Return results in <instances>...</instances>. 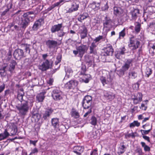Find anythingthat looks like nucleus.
<instances>
[{
  "instance_id": "nucleus-1",
  "label": "nucleus",
  "mask_w": 155,
  "mask_h": 155,
  "mask_svg": "<svg viewBox=\"0 0 155 155\" xmlns=\"http://www.w3.org/2000/svg\"><path fill=\"white\" fill-rule=\"evenodd\" d=\"M32 102L26 101L21 103V105L17 107V109L19 111V113L21 115H25L28 111L29 108L33 106Z\"/></svg>"
},
{
  "instance_id": "nucleus-2",
  "label": "nucleus",
  "mask_w": 155,
  "mask_h": 155,
  "mask_svg": "<svg viewBox=\"0 0 155 155\" xmlns=\"http://www.w3.org/2000/svg\"><path fill=\"white\" fill-rule=\"evenodd\" d=\"M134 60L133 59H127L125 60L124 64L122 66L119 70V74L123 76L125 72L128 71L131 66L132 65V63Z\"/></svg>"
},
{
  "instance_id": "nucleus-3",
  "label": "nucleus",
  "mask_w": 155,
  "mask_h": 155,
  "mask_svg": "<svg viewBox=\"0 0 155 155\" xmlns=\"http://www.w3.org/2000/svg\"><path fill=\"white\" fill-rule=\"evenodd\" d=\"M76 49V50L73 51V53L75 56L78 54V56L82 58L84 54L87 51L88 47L86 45H81L77 47Z\"/></svg>"
},
{
  "instance_id": "nucleus-4",
  "label": "nucleus",
  "mask_w": 155,
  "mask_h": 155,
  "mask_svg": "<svg viewBox=\"0 0 155 155\" xmlns=\"http://www.w3.org/2000/svg\"><path fill=\"white\" fill-rule=\"evenodd\" d=\"M51 96L53 99L56 101H59L63 99L62 93L58 88L55 89L52 91Z\"/></svg>"
},
{
  "instance_id": "nucleus-5",
  "label": "nucleus",
  "mask_w": 155,
  "mask_h": 155,
  "mask_svg": "<svg viewBox=\"0 0 155 155\" xmlns=\"http://www.w3.org/2000/svg\"><path fill=\"white\" fill-rule=\"evenodd\" d=\"M92 99L91 97L89 95L86 96L84 97L82 102V107L84 109L87 110L88 108L92 107Z\"/></svg>"
},
{
  "instance_id": "nucleus-6",
  "label": "nucleus",
  "mask_w": 155,
  "mask_h": 155,
  "mask_svg": "<svg viewBox=\"0 0 155 155\" xmlns=\"http://www.w3.org/2000/svg\"><path fill=\"white\" fill-rule=\"evenodd\" d=\"M13 56L17 60H20L25 58L26 55L24 51L21 49L18 48L15 50L14 52Z\"/></svg>"
},
{
  "instance_id": "nucleus-7",
  "label": "nucleus",
  "mask_w": 155,
  "mask_h": 155,
  "mask_svg": "<svg viewBox=\"0 0 155 155\" xmlns=\"http://www.w3.org/2000/svg\"><path fill=\"white\" fill-rule=\"evenodd\" d=\"M140 44V41L137 39H134V37L130 38V44L128 45L129 48H131L133 51L137 48Z\"/></svg>"
},
{
  "instance_id": "nucleus-8",
  "label": "nucleus",
  "mask_w": 155,
  "mask_h": 155,
  "mask_svg": "<svg viewBox=\"0 0 155 155\" xmlns=\"http://www.w3.org/2000/svg\"><path fill=\"white\" fill-rule=\"evenodd\" d=\"M52 63L51 64L48 60H45L43 63L39 67V69L42 71H45L48 69L51 66Z\"/></svg>"
},
{
  "instance_id": "nucleus-9",
  "label": "nucleus",
  "mask_w": 155,
  "mask_h": 155,
  "mask_svg": "<svg viewBox=\"0 0 155 155\" xmlns=\"http://www.w3.org/2000/svg\"><path fill=\"white\" fill-rule=\"evenodd\" d=\"M78 82L75 80H71L67 82L65 84L66 87L69 89H74L77 87Z\"/></svg>"
},
{
  "instance_id": "nucleus-10",
  "label": "nucleus",
  "mask_w": 155,
  "mask_h": 155,
  "mask_svg": "<svg viewBox=\"0 0 155 155\" xmlns=\"http://www.w3.org/2000/svg\"><path fill=\"white\" fill-rule=\"evenodd\" d=\"M130 14L131 15V20L135 21L140 14V10L137 8H133V9L130 11Z\"/></svg>"
},
{
  "instance_id": "nucleus-11",
  "label": "nucleus",
  "mask_w": 155,
  "mask_h": 155,
  "mask_svg": "<svg viewBox=\"0 0 155 155\" xmlns=\"http://www.w3.org/2000/svg\"><path fill=\"white\" fill-rule=\"evenodd\" d=\"M46 44L49 48H55L57 46L58 42L55 41L49 40L46 41Z\"/></svg>"
},
{
  "instance_id": "nucleus-12",
  "label": "nucleus",
  "mask_w": 155,
  "mask_h": 155,
  "mask_svg": "<svg viewBox=\"0 0 155 155\" xmlns=\"http://www.w3.org/2000/svg\"><path fill=\"white\" fill-rule=\"evenodd\" d=\"M62 23L54 25L51 27V32L52 33H54L61 30L62 27Z\"/></svg>"
},
{
  "instance_id": "nucleus-13",
  "label": "nucleus",
  "mask_w": 155,
  "mask_h": 155,
  "mask_svg": "<svg viewBox=\"0 0 155 155\" xmlns=\"http://www.w3.org/2000/svg\"><path fill=\"white\" fill-rule=\"evenodd\" d=\"M97 46V45L94 43V42L91 43L89 48V53L90 54H96L97 52L96 48Z\"/></svg>"
},
{
  "instance_id": "nucleus-14",
  "label": "nucleus",
  "mask_w": 155,
  "mask_h": 155,
  "mask_svg": "<svg viewBox=\"0 0 155 155\" xmlns=\"http://www.w3.org/2000/svg\"><path fill=\"white\" fill-rule=\"evenodd\" d=\"M81 75H83V76L82 77V78L80 79V81L84 82L85 83H88L91 77V75L89 74H85Z\"/></svg>"
},
{
  "instance_id": "nucleus-15",
  "label": "nucleus",
  "mask_w": 155,
  "mask_h": 155,
  "mask_svg": "<svg viewBox=\"0 0 155 155\" xmlns=\"http://www.w3.org/2000/svg\"><path fill=\"white\" fill-rule=\"evenodd\" d=\"M79 32L81 39H84L87 36V32L86 27L83 26L82 29H80Z\"/></svg>"
},
{
  "instance_id": "nucleus-16",
  "label": "nucleus",
  "mask_w": 155,
  "mask_h": 155,
  "mask_svg": "<svg viewBox=\"0 0 155 155\" xmlns=\"http://www.w3.org/2000/svg\"><path fill=\"white\" fill-rule=\"evenodd\" d=\"M84 148L79 146H74L73 148V151L78 155H80L84 150Z\"/></svg>"
},
{
  "instance_id": "nucleus-17",
  "label": "nucleus",
  "mask_w": 155,
  "mask_h": 155,
  "mask_svg": "<svg viewBox=\"0 0 155 155\" xmlns=\"http://www.w3.org/2000/svg\"><path fill=\"white\" fill-rule=\"evenodd\" d=\"M21 22V25L22 26V27L23 28H25L28 25V24L29 21L30 19L29 18L27 17H25L23 16Z\"/></svg>"
},
{
  "instance_id": "nucleus-18",
  "label": "nucleus",
  "mask_w": 155,
  "mask_h": 155,
  "mask_svg": "<svg viewBox=\"0 0 155 155\" xmlns=\"http://www.w3.org/2000/svg\"><path fill=\"white\" fill-rule=\"evenodd\" d=\"M53 112V110L51 108H48L45 111L43 114L42 118L44 120H46L47 117H49Z\"/></svg>"
},
{
  "instance_id": "nucleus-19",
  "label": "nucleus",
  "mask_w": 155,
  "mask_h": 155,
  "mask_svg": "<svg viewBox=\"0 0 155 155\" xmlns=\"http://www.w3.org/2000/svg\"><path fill=\"white\" fill-rule=\"evenodd\" d=\"M51 123L52 125L54 128H56L59 127L60 122L58 118H52L51 120Z\"/></svg>"
},
{
  "instance_id": "nucleus-20",
  "label": "nucleus",
  "mask_w": 155,
  "mask_h": 155,
  "mask_svg": "<svg viewBox=\"0 0 155 155\" xmlns=\"http://www.w3.org/2000/svg\"><path fill=\"white\" fill-rule=\"evenodd\" d=\"M122 143V144L121 143L120 144L118 149L117 153L119 155L122 154L124 153L127 149V147L123 144V143Z\"/></svg>"
},
{
  "instance_id": "nucleus-21",
  "label": "nucleus",
  "mask_w": 155,
  "mask_h": 155,
  "mask_svg": "<svg viewBox=\"0 0 155 155\" xmlns=\"http://www.w3.org/2000/svg\"><path fill=\"white\" fill-rule=\"evenodd\" d=\"M79 8V5L76 3H73L71 5V7L70 8L68 11L66 13H71L74 11H77Z\"/></svg>"
},
{
  "instance_id": "nucleus-22",
  "label": "nucleus",
  "mask_w": 155,
  "mask_h": 155,
  "mask_svg": "<svg viewBox=\"0 0 155 155\" xmlns=\"http://www.w3.org/2000/svg\"><path fill=\"white\" fill-rule=\"evenodd\" d=\"M6 6V9L1 14V15L2 16H4L9 13L10 10L12 8V3H9Z\"/></svg>"
},
{
  "instance_id": "nucleus-23",
  "label": "nucleus",
  "mask_w": 155,
  "mask_h": 155,
  "mask_svg": "<svg viewBox=\"0 0 155 155\" xmlns=\"http://www.w3.org/2000/svg\"><path fill=\"white\" fill-rule=\"evenodd\" d=\"M45 93L43 92L38 94L36 97L37 101L39 102H42L45 98Z\"/></svg>"
},
{
  "instance_id": "nucleus-24",
  "label": "nucleus",
  "mask_w": 155,
  "mask_h": 155,
  "mask_svg": "<svg viewBox=\"0 0 155 155\" xmlns=\"http://www.w3.org/2000/svg\"><path fill=\"white\" fill-rule=\"evenodd\" d=\"M40 20H39L35 22L32 27L33 30L35 31L37 30L40 27L41 25V21Z\"/></svg>"
},
{
  "instance_id": "nucleus-25",
  "label": "nucleus",
  "mask_w": 155,
  "mask_h": 155,
  "mask_svg": "<svg viewBox=\"0 0 155 155\" xmlns=\"http://www.w3.org/2000/svg\"><path fill=\"white\" fill-rule=\"evenodd\" d=\"M114 12L115 15H120L123 12V10L120 7L115 6L114 7Z\"/></svg>"
},
{
  "instance_id": "nucleus-26",
  "label": "nucleus",
  "mask_w": 155,
  "mask_h": 155,
  "mask_svg": "<svg viewBox=\"0 0 155 155\" xmlns=\"http://www.w3.org/2000/svg\"><path fill=\"white\" fill-rule=\"evenodd\" d=\"M24 95L23 89H20L18 91L17 97L18 100L21 102L23 100V97Z\"/></svg>"
},
{
  "instance_id": "nucleus-27",
  "label": "nucleus",
  "mask_w": 155,
  "mask_h": 155,
  "mask_svg": "<svg viewBox=\"0 0 155 155\" xmlns=\"http://www.w3.org/2000/svg\"><path fill=\"white\" fill-rule=\"evenodd\" d=\"M128 78L129 79H134L137 77V72L134 71H130L128 73Z\"/></svg>"
},
{
  "instance_id": "nucleus-28",
  "label": "nucleus",
  "mask_w": 155,
  "mask_h": 155,
  "mask_svg": "<svg viewBox=\"0 0 155 155\" xmlns=\"http://www.w3.org/2000/svg\"><path fill=\"white\" fill-rule=\"evenodd\" d=\"M21 45L25 48V50L26 52V54H30L31 45L27 44H22Z\"/></svg>"
},
{
  "instance_id": "nucleus-29",
  "label": "nucleus",
  "mask_w": 155,
  "mask_h": 155,
  "mask_svg": "<svg viewBox=\"0 0 155 155\" xmlns=\"http://www.w3.org/2000/svg\"><path fill=\"white\" fill-rule=\"evenodd\" d=\"M9 135L8 133L7 130H5L3 133L0 134V140H3L6 138Z\"/></svg>"
},
{
  "instance_id": "nucleus-30",
  "label": "nucleus",
  "mask_w": 155,
  "mask_h": 155,
  "mask_svg": "<svg viewBox=\"0 0 155 155\" xmlns=\"http://www.w3.org/2000/svg\"><path fill=\"white\" fill-rule=\"evenodd\" d=\"M135 30L136 32L137 33H138L140 32V27L141 26V24L139 22H135L134 23Z\"/></svg>"
},
{
  "instance_id": "nucleus-31",
  "label": "nucleus",
  "mask_w": 155,
  "mask_h": 155,
  "mask_svg": "<svg viewBox=\"0 0 155 155\" xmlns=\"http://www.w3.org/2000/svg\"><path fill=\"white\" fill-rule=\"evenodd\" d=\"M32 117L35 119V121L38 122L39 123H40L39 121L41 119V116L40 114L39 113L34 114H33Z\"/></svg>"
},
{
  "instance_id": "nucleus-32",
  "label": "nucleus",
  "mask_w": 155,
  "mask_h": 155,
  "mask_svg": "<svg viewBox=\"0 0 155 155\" xmlns=\"http://www.w3.org/2000/svg\"><path fill=\"white\" fill-rule=\"evenodd\" d=\"M114 51V50L111 45H109L107 46V55H112Z\"/></svg>"
},
{
  "instance_id": "nucleus-33",
  "label": "nucleus",
  "mask_w": 155,
  "mask_h": 155,
  "mask_svg": "<svg viewBox=\"0 0 155 155\" xmlns=\"http://www.w3.org/2000/svg\"><path fill=\"white\" fill-rule=\"evenodd\" d=\"M88 16V14L86 13H84L79 16L78 19L79 21L81 22L82 20L86 18Z\"/></svg>"
},
{
  "instance_id": "nucleus-34",
  "label": "nucleus",
  "mask_w": 155,
  "mask_h": 155,
  "mask_svg": "<svg viewBox=\"0 0 155 155\" xmlns=\"http://www.w3.org/2000/svg\"><path fill=\"white\" fill-rule=\"evenodd\" d=\"M66 72V76L69 78L70 76H71L73 74V71L71 68H68L65 69Z\"/></svg>"
},
{
  "instance_id": "nucleus-35",
  "label": "nucleus",
  "mask_w": 155,
  "mask_h": 155,
  "mask_svg": "<svg viewBox=\"0 0 155 155\" xmlns=\"http://www.w3.org/2000/svg\"><path fill=\"white\" fill-rule=\"evenodd\" d=\"M92 8L96 10H98L100 8V5L98 3H96L95 2H93L91 4Z\"/></svg>"
},
{
  "instance_id": "nucleus-36",
  "label": "nucleus",
  "mask_w": 155,
  "mask_h": 155,
  "mask_svg": "<svg viewBox=\"0 0 155 155\" xmlns=\"http://www.w3.org/2000/svg\"><path fill=\"white\" fill-rule=\"evenodd\" d=\"M34 14V12L32 11L31 12H28L25 13L23 15V16L24 17H27L28 18H31V19L33 18H34V16H30V15L33 14Z\"/></svg>"
},
{
  "instance_id": "nucleus-37",
  "label": "nucleus",
  "mask_w": 155,
  "mask_h": 155,
  "mask_svg": "<svg viewBox=\"0 0 155 155\" xmlns=\"http://www.w3.org/2000/svg\"><path fill=\"white\" fill-rule=\"evenodd\" d=\"M152 72V71L151 69L148 67L147 68L145 71L146 74L145 76L148 77L151 74Z\"/></svg>"
},
{
  "instance_id": "nucleus-38",
  "label": "nucleus",
  "mask_w": 155,
  "mask_h": 155,
  "mask_svg": "<svg viewBox=\"0 0 155 155\" xmlns=\"http://www.w3.org/2000/svg\"><path fill=\"white\" fill-rule=\"evenodd\" d=\"M90 124L92 125L95 126L97 123V118L94 116H92L91 119Z\"/></svg>"
},
{
  "instance_id": "nucleus-39",
  "label": "nucleus",
  "mask_w": 155,
  "mask_h": 155,
  "mask_svg": "<svg viewBox=\"0 0 155 155\" xmlns=\"http://www.w3.org/2000/svg\"><path fill=\"white\" fill-rule=\"evenodd\" d=\"M124 54H121L119 51H117L115 52V57L117 59H121L122 58V55Z\"/></svg>"
},
{
  "instance_id": "nucleus-40",
  "label": "nucleus",
  "mask_w": 155,
  "mask_h": 155,
  "mask_svg": "<svg viewBox=\"0 0 155 155\" xmlns=\"http://www.w3.org/2000/svg\"><path fill=\"white\" fill-rule=\"evenodd\" d=\"M115 97V94L113 93H108L107 95V100H108L109 101H111L114 99Z\"/></svg>"
},
{
  "instance_id": "nucleus-41",
  "label": "nucleus",
  "mask_w": 155,
  "mask_h": 155,
  "mask_svg": "<svg viewBox=\"0 0 155 155\" xmlns=\"http://www.w3.org/2000/svg\"><path fill=\"white\" fill-rule=\"evenodd\" d=\"M125 28L121 31L119 33V38L120 39L121 38V37L123 38L126 35V34L125 33Z\"/></svg>"
},
{
  "instance_id": "nucleus-42",
  "label": "nucleus",
  "mask_w": 155,
  "mask_h": 155,
  "mask_svg": "<svg viewBox=\"0 0 155 155\" xmlns=\"http://www.w3.org/2000/svg\"><path fill=\"white\" fill-rule=\"evenodd\" d=\"M86 70V66L83 65L81 67V71L79 72V74L81 75L85 74Z\"/></svg>"
},
{
  "instance_id": "nucleus-43",
  "label": "nucleus",
  "mask_w": 155,
  "mask_h": 155,
  "mask_svg": "<svg viewBox=\"0 0 155 155\" xmlns=\"http://www.w3.org/2000/svg\"><path fill=\"white\" fill-rule=\"evenodd\" d=\"M103 39L105 40L103 37L102 36L99 35L98 37H96L94 40V43L97 42Z\"/></svg>"
},
{
  "instance_id": "nucleus-44",
  "label": "nucleus",
  "mask_w": 155,
  "mask_h": 155,
  "mask_svg": "<svg viewBox=\"0 0 155 155\" xmlns=\"http://www.w3.org/2000/svg\"><path fill=\"white\" fill-rule=\"evenodd\" d=\"M88 110L87 111V110H86V112L84 114V117H86L87 116H88L92 112V107H91L90 108H88Z\"/></svg>"
},
{
  "instance_id": "nucleus-45",
  "label": "nucleus",
  "mask_w": 155,
  "mask_h": 155,
  "mask_svg": "<svg viewBox=\"0 0 155 155\" xmlns=\"http://www.w3.org/2000/svg\"><path fill=\"white\" fill-rule=\"evenodd\" d=\"M100 79L103 86H104L107 83L105 77L102 76L101 77Z\"/></svg>"
},
{
  "instance_id": "nucleus-46",
  "label": "nucleus",
  "mask_w": 155,
  "mask_h": 155,
  "mask_svg": "<svg viewBox=\"0 0 155 155\" xmlns=\"http://www.w3.org/2000/svg\"><path fill=\"white\" fill-rule=\"evenodd\" d=\"M72 115L75 118H78L79 117V113L76 111H73L72 113Z\"/></svg>"
},
{
  "instance_id": "nucleus-47",
  "label": "nucleus",
  "mask_w": 155,
  "mask_h": 155,
  "mask_svg": "<svg viewBox=\"0 0 155 155\" xmlns=\"http://www.w3.org/2000/svg\"><path fill=\"white\" fill-rule=\"evenodd\" d=\"M60 31L58 32L57 35L59 37H63L64 36L65 33L64 32L63 30Z\"/></svg>"
},
{
  "instance_id": "nucleus-48",
  "label": "nucleus",
  "mask_w": 155,
  "mask_h": 155,
  "mask_svg": "<svg viewBox=\"0 0 155 155\" xmlns=\"http://www.w3.org/2000/svg\"><path fill=\"white\" fill-rule=\"evenodd\" d=\"M120 51H119L120 52V53L123 54L124 55L125 53V51H126V49L125 48L124 46H123L121 48H119Z\"/></svg>"
},
{
  "instance_id": "nucleus-49",
  "label": "nucleus",
  "mask_w": 155,
  "mask_h": 155,
  "mask_svg": "<svg viewBox=\"0 0 155 155\" xmlns=\"http://www.w3.org/2000/svg\"><path fill=\"white\" fill-rule=\"evenodd\" d=\"M151 129V128L150 129H149L147 130H140V131L141 132L142 134V135L144 134H148V133H149V132L150 131Z\"/></svg>"
},
{
  "instance_id": "nucleus-50",
  "label": "nucleus",
  "mask_w": 155,
  "mask_h": 155,
  "mask_svg": "<svg viewBox=\"0 0 155 155\" xmlns=\"http://www.w3.org/2000/svg\"><path fill=\"white\" fill-rule=\"evenodd\" d=\"M61 58L60 55L58 56L56 58V61L55 62V64L57 65L61 61Z\"/></svg>"
},
{
  "instance_id": "nucleus-51",
  "label": "nucleus",
  "mask_w": 155,
  "mask_h": 155,
  "mask_svg": "<svg viewBox=\"0 0 155 155\" xmlns=\"http://www.w3.org/2000/svg\"><path fill=\"white\" fill-rule=\"evenodd\" d=\"M142 94L141 93L139 92L138 93L137 96L139 100V102H140L142 100Z\"/></svg>"
},
{
  "instance_id": "nucleus-52",
  "label": "nucleus",
  "mask_w": 155,
  "mask_h": 155,
  "mask_svg": "<svg viewBox=\"0 0 155 155\" xmlns=\"http://www.w3.org/2000/svg\"><path fill=\"white\" fill-rule=\"evenodd\" d=\"M134 133H136L135 132L134 133L133 132H132L131 134H128L126 135V136H127L128 137H131L133 138H134L135 137V135L134 134Z\"/></svg>"
},
{
  "instance_id": "nucleus-53",
  "label": "nucleus",
  "mask_w": 155,
  "mask_h": 155,
  "mask_svg": "<svg viewBox=\"0 0 155 155\" xmlns=\"http://www.w3.org/2000/svg\"><path fill=\"white\" fill-rule=\"evenodd\" d=\"M10 71H12V70H13L15 67V63L13 62L12 63H11L10 65Z\"/></svg>"
},
{
  "instance_id": "nucleus-54",
  "label": "nucleus",
  "mask_w": 155,
  "mask_h": 155,
  "mask_svg": "<svg viewBox=\"0 0 155 155\" xmlns=\"http://www.w3.org/2000/svg\"><path fill=\"white\" fill-rule=\"evenodd\" d=\"M38 152V149L36 148H35L31 150V152L29 154V155H31L35 153H37Z\"/></svg>"
},
{
  "instance_id": "nucleus-55",
  "label": "nucleus",
  "mask_w": 155,
  "mask_h": 155,
  "mask_svg": "<svg viewBox=\"0 0 155 155\" xmlns=\"http://www.w3.org/2000/svg\"><path fill=\"white\" fill-rule=\"evenodd\" d=\"M154 7V6H148L147 8L148 9V10L150 12V13H153V12H155L153 11V8Z\"/></svg>"
},
{
  "instance_id": "nucleus-56",
  "label": "nucleus",
  "mask_w": 155,
  "mask_h": 155,
  "mask_svg": "<svg viewBox=\"0 0 155 155\" xmlns=\"http://www.w3.org/2000/svg\"><path fill=\"white\" fill-rule=\"evenodd\" d=\"M97 149L94 150L91 153L90 155H97Z\"/></svg>"
},
{
  "instance_id": "nucleus-57",
  "label": "nucleus",
  "mask_w": 155,
  "mask_h": 155,
  "mask_svg": "<svg viewBox=\"0 0 155 155\" xmlns=\"http://www.w3.org/2000/svg\"><path fill=\"white\" fill-rule=\"evenodd\" d=\"M64 1L63 0H61L59 2H57L55 3L53 5L55 7L56 6H58L60 4L62 3Z\"/></svg>"
},
{
  "instance_id": "nucleus-58",
  "label": "nucleus",
  "mask_w": 155,
  "mask_h": 155,
  "mask_svg": "<svg viewBox=\"0 0 155 155\" xmlns=\"http://www.w3.org/2000/svg\"><path fill=\"white\" fill-rule=\"evenodd\" d=\"M136 151L137 153H138L140 155L142 153V149L140 147H137Z\"/></svg>"
},
{
  "instance_id": "nucleus-59",
  "label": "nucleus",
  "mask_w": 155,
  "mask_h": 155,
  "mask_svg": "<svg viewBox=\"0 0 155 155\" xmlns=\"http://www.w3.org/2000/svg\"><path fill=\"white\" fill-rule=\"evenodd\" d=\"M143 137L145 140H147L148 142H150V138L149 137L145 135H143Z\"/></svg>"
},
{
  "instance_id": "nucleus-60",
  "label": "nucleus",
  "mask_w": 155,
  "mask_h": 155,
  "mask_svg": "<svg viewBox=\"0 0 155 155\" xmlns=\"http://www.w3.org/2000/svg\"><path fill=\"white\" fill-rule=\"evenodd\" d=\"M144 148V150L146 151H149L150 150V148L147 145L145 146Z\"/></svg>"
},
{
  "instance_id": "nucleus-61",
  "label": "nucleus",
  "mask_w": 155,
  "mask_h": 155,
  "mask_svg": "<svg viewBox=\"0 0 155 155\" xmlns=\"http://www.w3.org/2000/svg\"><path fill=\"white\" fill-rule=\"evenodd\" d=\"M5 67H3L0 70V73L2 75V73H4L5 71Z\"/></svg>"
},
{
  "instance_id": "nucleus-62",
  "label": "nucleus",
  "mask_w": 155,
  "mask_h": 155,
  "mask_svg": "<svg viewBox=\"0 0 155 155\" xmlns=\"http://www.w3.org/2000/svg\"><path fill=\"white\" fill-rule=\"evenodd\" d=\"M48 55L47 54H43L42 55V57L43 59L45 61V60H47L46 58L48 56Z\"/></svg>"
},
{
  "instance_id": "nucleus-63",
  "label": "nucleus",
  "mask_w": 155,
  "mask_h": 155,
  "mask_svg": "<svg viewBox=\"0 0 155 155\" xmlns=\"http://www.w3.org/2000/svg\"><path fill=\"white\" fill-rule=\"evenodd\" d=\"M141 79L139 80L136 83V84L137 85V88H139L140 85V83L141 82Z\"/></svg>"
},
{
  "instance_id": "nucleus-64",
  "label": "nucleus",
  "mask_w": 155,
  "mask_h": 155,
  "mask_svg": "<svg viewBox=\"0 0 155 155\" xmlns=\"http://www.w3.org/2000/svg\"><path fill=\"white\" fill-rule=\"evenodd\" d=\"M134 124L135 126L139 127L140 125V123L138 122L137 121H134Z\"/></svg>"
}]
</instances>
